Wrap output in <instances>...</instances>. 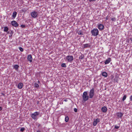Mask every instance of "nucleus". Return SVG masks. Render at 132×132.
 <instances>
[{
  "instance_id": "obj_21",
  "label": "nucleus",
  "mask_w": 132,
  "mask_h": 132,
  "mask_svg": "<svg viewBox=\"0 0 132 132\" xmlns=\"http://www.w3.org/2000/svg\"><path fill=\"white\" fill-rule=\"evenodd\" d=\"M78 34L79 35H84L83 32L81 30L79 32H78Z\"/></svg>"
},
{
  "instance_id": "obj_29",
  "label": "nucleus",
  "mask_w": 132,
  "mask_h": 132,
  "mask_svg": "<svg viewBox=\"0 0 132 132\" xmlns=\"http://www.w3.org/2000/svg\"><path fill=\"white\" fill-rule=\"evenodd\" d=\"M111 20L113 21H115L116 20V19L115 18H113L111 19Z\"/></svg>"
},
{
  "instance_id": "obj_27",
  "label": "nucleus",
  "mask_w": 132,
  "mask_h": 132,
  "mask_svg": "<svg viewBox=\"0 0 132 132\" xmlns=\"http://www.w3.org/2000/svg\"><path fill=\"white\" fill-rule=\"evenodd\" d=\"M126 95H125L123 96V98H122V100L123 101H124L126 99Z\"/></svg>"
},
{
  "instance_id": "obj_3",
  "label": "nucleus",
  "mask_w": 132,
  "mask_h": 132,
  "mask_svg": "<svg viewBox=\"0 0 132 132\" xmlns=\"http://www.w3.org/2000/svg\"><path fill=\"white\" fill-rule=\"evenodd\" d=\"M40 112H36L34 113H32L31 116L34 120H37L38 118L37 116L39 114Z\"/></svg>"
},
{
  "instance_id": "obj_40",
  "label": "nucleus",
  "mask_w": 132,
  "mask_h": 132,
  "mask_svg": "<svg viewBox=\"0 0 132 132\" xmlns=\"http://www.w3.org/2000/svg\"><path fill=\"white\" fill-rule=\"evenodd\" d=\"M130 39L131 40V41L132 42V38H130Z\"/></svg>"
},
{
  "instance_id": "obj_28",
  "label": "nucleus",
  "mask_w": 132,
  "mask_h": 132,
  "mask_svg": "<svg viewBox=\"0 0 132 132\" xmlns=\"http://www.w3.org/2000/svg\"><path fill=\"white\" fill-rule=\"evenodd\" d=\"M25 130V128L23 127L21 128L20 130L22 132L23 131Z\"/></svg>"
},
{
  "instance_id": "obj_2",
  "label": "nucleus",
  "mask_w": 132,
  "mask_h": 132,
  "mask_svg": "<svg viewBox=\"0 0 132 132\" xmlns=\"http://www.w3.org/2000/svg\"><path fill=\"white\" fill-rule=\"evenodd\" d=\"M82 98L83 101H87L89 98V96L87 95V92L85 91L83 93Z\"/></svg>"
},
{
  "instance_id": "obj_33",
  "label": "nucleus",
  "mask_w": 132,
  "mask_h": 132,
  "mask_svg": "<svg viewBox=\"0 0 132 132\" xmlns=\"http://www.w3.org/2000/svg\"><path fill=\"white\" fill-rule=\"evenodd\" d=\"M74 111L76 112H77V109L75 108L74 109Z\"/></svg>"
},
{
  "instance_id": "obj_36",
  "label": "nucleus",
  "mask_w": 132,
  "mask_h": 132,
  "mask_svg": "<svg viewBox=\"0 0 132 132\" xmlns=\"http://www.w3.org/2000/svg\"><path fill=\"white\" fill-rule=\"evenodd\" d=\"M64 101L65 102H67L68 101V100L67 99H65L64 100Z\"/></svg>"
},
{
  "instance_id": "obj_41",
  "label": "nucleus",
  "mask_w": 132,
  "mask_h": 132,
  "mask_svg": "<svg viewBox=\"0 0 132 132\" xmlns=\"http://www.w3.org/2000/svg\"><path fill=\"white\" fill-rule=\"evenodd\" d=\"M37 82L39 84L40 83V81L39 80H38L37 81Z\"/></svg>"
},
{
  "instance_id": "obj_19",
  "label": "nucleus",
  "mask_w": 132,
  "mask_h": 132,
  "mask_svg": "<svg viewBox=\"0 0 132 132\" xmlns=\"http://www.w3.org/2000/svg\"><path fill=\"white\" fill-rule=\"evenodd\" d=\"M8 28L7 27H5L4 30V31L5 32H8Z\"/></svg>"
},
{
  "instance_id": "obj_10",
  "label": "nucleus",
  "mask_w": 132,
  "mask_h": 132,
  "mask_svg": "<svg viewBox=\"0 0 132 132\" xmlns=\"http://www.w3.org/2000/svg\"><path fill=\"white\" fill-rule=\"evenodd\" d=\"M111 59L110 57L108 58L107 59H106L104 62L105 64H109L111 61Z\"/></svg>"
},
{
  "instance_id": "obj_17",
  "label": "nucleus",
  "mask_w": 132,
  "mask_h": 132,
  "mask_svg": "<svg viewBox=\"0 0 132 132\" xmlns=\"http://www.w3.org/2000/svg\"><path fill=\"white\" fill-rule=\"evenodd\" d=\"M102 75L105 77H107L108 74L106 72H103L102 73Z\"/></svg>"
},
{
  "instance_id": "obj_7",
  "label": "nucleus",
  "mask_w": 132,
  "mask_h": 132,
  "mask_svg": "<svg viewBox=\"0 0 132 132\" xmlns=\"http://www.w3.org/2000/svg\"><path fill=\"white\" fill-rule=\"evenodd\" d=\"M31 17L34 18H36L38 16V13L35 11H33L31 13Z\"/></svg>"
},
{
  "instance_id": "obj_42",
  "label": "nucleus",
  "mask_w": 132,
  "mask_h": 132,
  "mask_svg": "<svg viewBox=\"0 0 132 132\" xmlns=\"http://www.w3.org/2000/svg\"><path fill=\"white\" fill-rule=\"evenodd\" d=\"M3 94V95H4V94Z\"/></svg>"
},
{
  "instance_id": "obj_1",
  "label": "nucleus",
  "mask_w": 132,
  "mask_h": 132,
  "mask_svg": "<svg viewBox=\"0 0 132 132\" xmlns=\"http://www.w3.org/2000/svg\"><path fill=\"white\" fill-rule=\"evenodd\" d=\"M91 32L92 36H96L98 35L99 31L97 29L94 28L91 30Z\"/></svg>"
},
{
  "instance_id": "obj_26",
  "label": "nucleus",
  "mask_w": 132,
  "mask_h": 132,
  "mask_svg": "<svg viewBox=\"0 0 132 132\" xmlns=\"http://www.w3.org/2000/svg\"><path fill=\"white\" fill-rule=\"evenodd\" d=\"M120 126H118L117 125H116L115 126L114 128L116 129H118L119 128Z\"/></svg>"
},
{
  "instance_id": "obj_32",
  "label": "nucleus",
  "mask_w": 132,
  "mask_h": 132,
  "mask_svg": "<svg viewBox=\"0 0 132 132\" xmlns=\"http://www.w3.org/2000/svg\"><path fill=\"white\" fill-rule=\"evenodd\" d=\"M130 99L131 101H132V95H131L130 97Z\"/></svg>"
},
{
  "instance_id": "obj_37",
  "label": "nucleus",
  "mask_w": 132,
  "mask_h": 132,
  "mask_svg": "<svg viewBox=\"0 0 132 132\" xmlns=\"http://www.w3.org/2000/svg\"><path fill=\"white\" fill-rule=\"evenodd\" d=\"M96 0H89V1L90 2H91L93 1H95Z\"/></svg>"
},
{
  "instance_id": "obj_23",
  "label": "nucleus",
  "mask_w": 132,
  "mask_h": 132,
  "mask_svg": "<svg viewBox=\"0 0 132 132\" xmlns=\"http://www.w3.org/2000/svg\"><path fill=\"white\" fill-rule=\"evenodd\" d=\"M34 86L36 88H38L39 87V85L38 84L35 83V84Z\"/></svg>"
},
{
  "instance_id": "obj_25",
  "label": "nucleus",
  "mask_w": 132,
  "mask_h": 132,
  "mask_svg": "<svg viewBox=\"0 0 132 132\" xmlns=\"http://www.w3.org/2000/svg\"><path fill=\"white\" fill-rule=\"evenodd\" d=\"M19 49L21 52H23V49L21 47H19Z\"/></svg>"
},
{
  "instance_id": "obj_8",
  "label": "nucleus",
  "mask_w": 132,
  "mask_h": 132,
  "mask_svg": "<svg viewBox=\"0 0 132 132\" xmlns=\"http://www.w3.org/2000/svg\"><path fill=\"white\" fill-rule=\"evenodd\" d=\"M100 121V120L98 118L96 119H95L94 121L93 122V125L94 126H96L98 122H99Z\"/></svg>"
},
{
  "instance_id": "obj_15",
  "label": "nucleus",
  "mask_w": 132,
  "mask_h": 132,
  "mask_svg": "<svg viewBox=\"0 0 132 132\" xmlns=\"http://www.w3.org/2000/svg\"><path fill=\"white\" fill-rule=\"evenodd\" d=\"M7 34H10L9 37L10 38H11L13 34V32L12 31L10 30L7 32Z\"/></svg>"
},
{
  "instance_id": "obj_34",
  "label": "nucleus",
  "mask_w": 132,
  "mask_h": 132,
  "mask_svg": "<svg viewBox=\"0 0 132 132\" xmlns=\"http://www.w3.org/2000/svg\"><path fill=\"white\" fill-rule=\"evenodd\" d=\"M37 126L38 127H39L40 126V124H39L38 123L37 124Z\"/></svg>"
},
{
  "instance_id": "obj_16",
  "label": "nucleus",
  "mask_w": 132,
  "mask_h": 132,
  "mask_svg": "<svg viewBox=\"0 0 132 132\" xmlns=\"http://www.w3.org/2000/svg\"><path fill=\"white\" fill-rule=\"evenodd\" d=\"M23 84L21 82L18 85V87L20 89H21L23 86Z\"/></svg>"
},
{
  "instance_id": "obj_31",
  "label": "nucleus",
  "mask_w": 132,
  "mask_h": 132,
  "mask_svg": "<svg viewBox=\"0 0 132 132\" xmlns=\"http://www.w3.org/2000/svg\"><path fill=\"white\" fill-rule=\"evenodd\" d=\"M109 16H107L106 18V20H108V19H109Z\"/></svg>"
},
{
  "instance_id": "obj_20",
  "label": "nucleus",
  "mask_w": 132,
  "mask_h": 132,
  "mask_svg": "<svg viewBox=\"0 0 132 132\" xmlns=\"http://www.w3.org/2000/svg\"><path fill=\"white\" fill-rule=\"evenodd\" d=\"M19 67V66L17 65H16L14 66V68L16 70H18V68Z\"/></svg>"
},
{
  "instance_id": "obj_24",
  "label": "nucleus",
  "mask_w": 132,
  "mask_h": 132,
  "mask_svg": "<svg viewBox=\"0 0 132 132\" xmlns=\"http://www.w3.org/2000/svg\"><path fill=\"white\" fill-rule=\"evenodd\" d=\"M69 119V117L68 116H67L65 118V121L66 122H67L68 121Z\"/></svg>"
},
{
  "instance_id": "obj_14",
  "label": "nucleus",
  "mask_w": 132,
  "mask_h": 132,
  "mask_svg": "<svg viewBox=\"0 0 132 132\" xmlns=\"http://www.w3.org/2000/svg\"><path fill=\"white\" fill-rule=\"evenodd\" d=\"M27 59L30 62H31L32 61V58L31 55H30L28 56Z\"/></svg>"
},
{
  "instance_id": "obj_18",
  "label": "nucleus",
  "mask_w": 132,
  "mask_h": 132,
  "mask_svg": "<svg viewBox=\"0 0 132 132\" xmlns=\"http://www.w3.org/2000/svg\"><path fill=\"white\" fill-rule=\"evenodd\" d=\"M17 13L16 12H14L13 13L12 17L14 18H15L17 15Z\"/></svg>"
},
{
  "instance_id": "obj_6",
  "label": "nucleus",
  "mask_w": 132,
  "mask_h": 132,
  "mask_svg": "<svg viewBox=\"0 0 132 132\" xmlns=\"http://www.w3.org/2000/svg\"><path fill=\"white\" fill-rule=\"evenodd\" d=\"M104 26L103 24L98 23L97 24V28L100 31H102L104 30Z\"/></svg>"
},
{
  "instance_id": "obj_4",
  "label": "nucleus",
  "mask_w": 132,
  "mask_h": 132,
  "mask_svg": "<svg viewBox=\"0 0 132 132\" xmlns=\"http://www.w3.org/2000/svg\"><path fill=\"white\" fill-rule=\"evenodd\" d=\"M89 94V98H92L95 94L94 89V88L90 90Z\"/></svg>"
},
{
  "instance_id": "obj_9",
  "label": "nucleus",
  "mask_w": 132,
  "mask_h": 132,
  "mask_svg": "<svg viewBox=\"0 0 132 132\" xmlns=\"http://www.w3.org/2000/svg\"><path fill=\"white\" fill-rule=\"evenodd\" d=\"M11 24L12 25L15 27H17L18 25L17 23L15 21H13L12 22Z\"/></svg>"
},
{
  "instance_id": "obj_38",
  "label": "nucleus",
  "mask_w": 132,
  "mask_h": 132,
  "mask_svg": "<svg viewBox=\"0 0 132 132\" xmlns=\"http://www.w3.org/2000/svg\"><path fill=\"white\" fill-rule=\"evenodd\" d=\"M2 108L0 106V111L2 110Z\"/></svg>"
},
{
  "instance_id": "obj_5",
  "label": "nucleus",
  "mask_w": 132,
  "mask_h": 132,
  "mask_svg": "<svg viewBox=\"0 0 132 132\" xmlns=\"http://www.w3.org/2000/svg\"><path fill=\"white\" fill-rule=\"evenodd\" d=\"M65 58L68 62H71L73 60V56L69 55L67 56Z\"/></svg>"
},
{
  "instance_id": "obj_13",
  "label": "nucleus",
  "mask_w": 132,
  "mask_h": 132,
  "mask_svg": "<svg viewBox=\"0 0 132 132\" xmlns=\"http://www.w3.org/2000/svg\"><path fill=\"white\" fill-rule=\"evenodd\" d=\"M90 46V45L89 44H86L83 45V47L84 48H89Z\"/></svg>"
},
{
  "instance_id": "obj_35",
  "label": "nucleus",
  "mask_w": 132,
  "mask_h": 132,
  "mask_svg": "<svg viewBox=\"0 0 132 132\" xmlns=\"http://www.w3.org/2000/svg\"><path fill=\"white\" fill-rule=\"evenodd\" d=\"M79 58L80 59H82L84 58V57H82V56H81L79 57Z\"/></svg>"
},
{
  "instance_id": "obj_22",
  "label": "nucleus",
  "mask_w": 132,
  "mask_h": 132,
  "mask_svg": "<svg viewBox=\"0 0 132 132\" xmlns=\"http://www.w3.org/2000/svg\"><path fill=\"white\" fill-rule=\"evenodd\" d=\"M61 66L64 68H66L67 67L65 63H62L61 64Z\"/></svg>"
},
{
  "instance_id": "obj_12",
  "label": "nucleus",
  "mask_w": 132,
  "mask_h": 132,
  "mask_svg": "<svg viewBox=\"0 0 132 132\" xmlns=\"http://www.w3.org/2000/svg\"><path fill=\"white\" fill-rule=\"evenodd\" d=\"M101 110L103 112L105 113L107 111V109L106 106H104L102 108Z\"/></svg>"
},
{
  "instance_id": "obj_30",
  "label": "nucleus",
  "mask_w": 132,
  "mask_h": 132,
  "mask_svg": "<svg viewBox=\"0 0 132 132\" xmlns=\"http://www.w3.org/2000/svg\"><path fill=\"white\" fill-rule=\"evenodd\" d=\"M21 26L22 28H24L25 27V26L24 25H21Z\"/></svg>"
},
{
  "instance_id": "obj_11",
  "label": "nucleus",
  "mask_w": 132,
  "mask_h": 132,
  "mask_svg": "<svg viewBox=\"0 0 132 132\" xmlns=\"http://www.w3.org/2000/svg\"><path fill=\"white\" fill-rule=\"evenodd\" d=\"M117 116L119 118H121L123 116V113L121 112L117 113Z\"/></svg>"
},
{
  "instance_id": "obj_39",
  "label": "nucleus",
  "mask_w": 132,
  "mask_h": 132,
  "mask_svg": "<svg viewBox=\"0 0 132 132\" xmlns=\"http://www.w3.org/2000/svg\"><path fill=\"white\" fill-rule=\"evenodd\" d=\"M36 132H41L39 130H37Z\"/></svg>"
}]
</instances>
